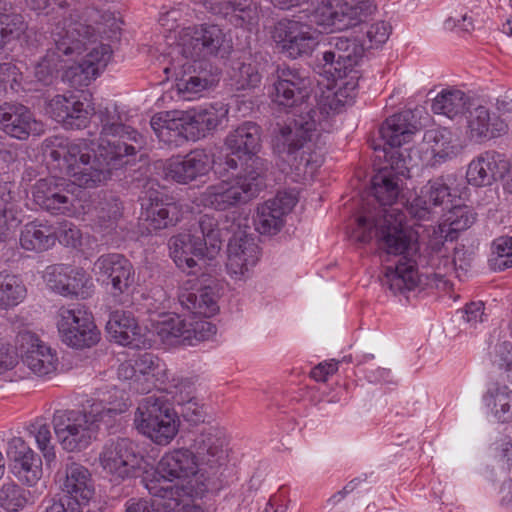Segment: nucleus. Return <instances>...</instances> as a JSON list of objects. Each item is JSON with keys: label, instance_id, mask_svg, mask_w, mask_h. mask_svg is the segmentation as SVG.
<instances>
[{"label": "nucleus", "instance_id": "f257e3e1", "mask_svg": "<svg viewBox=\"0 0 512 512\" xmlns=\"http://www.w3.org/2000/svg\"><path fill=\"white\" fill-rule=\"evenodd\" d=\"M273 77V102L286 108H299L288 124L278 128L273 149L285 158L297 177H312L321 165V156L314 150L313 142L318 111L305 103L311 92V79L305 70L285 64L277 66Z\"/></svg>", "mask_w": 512, "mask_h": 512}, {"label": "nucleus", "instance_id": "bf43d9fd", "mask_svg": "<svg viewBox=\"0 0 512 512\" xmlns=\"http://www.w3.org/2000/svg\"><path fill=\"white\" fill-rule=\"evenodd\" d=\"M6 454L11 461V471L31 461L32 457H40L21 437L8 441Z\"/></svg>", "mask_w": 512, "mask_h": 512}, {"label": "nucleus", "instance_id": "603ef678", "mask_svg": "<svg viewBox=\"0 0 512 512\" xmlns=\"http://www.w3.org/2000/svg\"><path fill=\"white\" fill-rule=\"evenodd\" d=\"M30 492L10 481L0 487V507L9 512L23 509L29 501Z\"/></svg>", "mask_w": 512, "mask_h": 512}, {"label": "nucleus", "instance_id": "c9c22d12", "mask_svg": "<svg viewBox=\"0 0 512 512\" xmlns=\"http://www.w3.org/2000/svg\"><path fill=\"white\" fill-rule=\"evenodd\" d=\"M381 282L394 294L415 289L420 282L415 261L405 256L401 257L395 267L385 268Z\"/></svg>", "mask_w": 512, "mask_h": 512}, {"label": "nucleus", "instance_id": "423d86ee", "mask_svg": "<svg viewBox=\"0 0 512 512\" xmlns=\"http://www.w3.org/2000/svg\"><path fill=\"white\" fill-rule=\"evenodd\" d=\"M180 53L185 58L181 71L197 78L207 79L216 85L220 80V70L209 61L210 56L224 57L230 46L225 35L216 25L188 27L181 35Z\"/></svg>", "mask_w": 512, "mask_h": 512}, {"label": "nucleus", "instance_id": "7ed1b4c3", "mask_svg": "<svg viewBox=\"0 0 512 512\" xmlns=\"http://www.w3.org/2000/svg\"><path fill=\"white\" fill-rule=\"evenodd\" d=\"M129 406L125 393L114 388L101 398L86 400L77 408L57 409L51 420L55 437L63 450L83 451L97 440L102 424L111 426Z\"/></svg>", "mask_w": 512, "mask_h": 512}, {"label": "nucleus", "instance_id": "37998d69", "mask_svg": "<svg viewBox=\"0 0 512 512\" xmlns=\"http://www.w3.org/2000/svg\"><path fill=\"white\" fill-rule=\"evenodd\" d=\"M423 142L431 149L434 158L445 161L457 154L456 139L447 128L427 130Z\"/></svg>", "mask_w": 512, "mask_h": 512}, {"label": "nucleus", "instance_id": "20e7f679", "mask_svg": "<svg viewBox=\"0 0 512 512\" xmlns=\"http://www.w3.org/2000/svg\"><path fill=\"white\" fill-rule=\"evenodd\" d=\"M420 128L421 123L411 110L392 115L380 126L378 133L382 144L374 145L373 149H382L391 163L390 168H381L371 179V194L381 206H392L397 201L401 177L409 172L402 154L394 149L409 142Z\"/></svg>", "mask_w": 512, "mask_h": 512}, {"label": "nucleus", "instance_id": "4c0bfd02", "mask_svg": "<svg viewBox=\"0 0 512 512\" xmlns=\"http://www.w3.org/2000/svg\"><path fill=\"white\" fill-rule=\"evenodd\" d=\"M178 300L194 316L210 318L219 310L216 294L209 286L197 290H183L179 293Z\"/></svg>", "mask_w": 512, "mask_h": 512}, {"label": "nucleus", "instance_id": "412c9836", "mask_svg": "<svg viewBox=\"0 0 512 512\" xmlns=\"http://www.w3.org/2000/svg\"><path fill=\"white\" fill-rule=\"evenodd\" d=\"M17 343L22 363L33 374L43 377L57 370L56 350L40 340L37 335L29 331L19 333Z\"/></svg>", "mask_w": 512, "mask_h": 512}, {"label": "nucleus", "instance_id": "864d4df0", "mask_svg": "<svg viewBox=\"0 0 512 512\" xmlns=\"http://www.w3.org/2000/svg\"><path fill=\"white\" fill-rule=\"evenodd\" d=\"M28 431L34 436L46 464L49 465L56 457L54 446L51 444L52 433L49 424L44 419L39 418L29 425Z\"/></svg>", "mask_w": 512, "mask_h": 512}, {"label": "nucleus", "instance_id": "69168bd1", "mask_svg": "<svg viewBox=\"0 0 512 512\" xmlns=\"http://www.w3.org/2000/svg\"><path fill=\"white\" fill-rule=\"evenodd\" d=\"M139 380L150 383L154 377V371L159 366V358L152 353H144L133 360Z\"/></svg>", "mask_w": 512, "mask_h": 512}, {"label": "nucleus", "instance_id": "052dcab7", "mask_svg": "<svg viewBox=\"0 0 512 512\" xmlns=\"http://www.w3.org/2000/svg\"><path fill=\"white\" fill-rule=\"evenodd\" d=\"M31 461L22 464L11 471L17 480L28 487H35L43 475V463L41 457H32Z\"/></svg>", "mask_w": 512, "mask_h": 512}, {"label": "nucleus", "instance_id": "09e8293b", "mask_svg": "<svg viewBox=\"0 0 512 512\" xmlns=\"http://www.w3.org/2000/svg\"><path fill=\"white\" fill-rule=\"evenodd\" d=\"M25 294L26 288L18 276L7 271L0 272V309L18 305Z\"/></svg>", "mask_w": 512, "mask_h": 512}, {"label": "nucleus", "instance_id": "2eb2a0df", "mask_svg": "<svg viewBox=\"0 0 512 512\" xmlns=\"http://www.w3.org/2000/svg\"><path fill=\"white\" fill-rule=\"evenodd\" d=\"M78 192L75 183L62 177L39 179L32 188L34 202L52 215H71L76 209Z\"/></svg>", "mask_w": 512, "mask_h": 512}, {"label": "nucleus", "instance_id": "5fc2aeb1", "mask_svg": "<svg viewBox=\"0 0 512 512\" xmlns=\"http://www.w3.org/2000/svg\"><path fill=\"white\" fill-rule=\"evenodd\" d=\"M489 266L494 271H503L512 268V237L502 236L492 243V252Z\"/></svg>", "mask_w": 512, "mask_h": 512}, {"label": "nucleus", "instance_id": "49530a36", "mask_svg": "<svg viewBox=\"0 0 512 512\" xmlns=\"http://www.w3.org/2000/svg\"><path fill=\"white\" fill-rule=\"evenodd\" d=\"M494 417L501 423L512 421V390L507 386H494L483 397Z\"/></svg>", "mask_w": 512, "mask_h": 512}, {"label": "nucleus", "instance_id": "ea45409f", "mask_svg": "<svg viewBox=\"0 0 512 512\" xmlns=\"http://www.w3.org/2000/svg\"><path fill=\"white\" fill-rule=\"evenodd\" d=\"M476 217L473 208L467 205L452 207L444 222L438 226L439 238L450 242L457 240L461 231L467 230L475 223Z\"/></svg>", "mask_w": 512, "mask_h": 512}, {"label": "nucleus", "instance_id": "dca6fc26", "mask_svg": "<svg viewBox=\"0 0 512 512\" xmlns=\"http://www.w3.org/2000/svg\"><path fill=\"white\" fill-rule=\"evenodd\" d=\"M225 432L222 428L210 426L195 438L193 447L199 463V471L207 475V479L216 478L224 481L227 464Z\"/></svg>", "mask_w": 512, "mask_h": 512}, {"label": "nucleus", "instance_id": "e433bc0d", "mask_svg": "<svg viewBox=\"0 0 512 512\" xmlns=\"http://www.w3.org/2000/svg\"><path fill=\"white\" fill-rule=\"evenodd\" d=\"M20 245L23 249L43 252L56 242V229L47 222L35 220L23 226L20 233Z\"/></svg>", "mask_w": 512, "mask_h": 512}, {"label": "nucleus", "instance_id": "cd10ccee", "mask_svg": "<svg viewBox=\"0 0 512 512\" xmlns=\"http://www.w3.org/2000/svg\"><path fill=\"white\" fill-rule=\"evenodd\" d=\"M508 168L509 161L504 154L486 151L471 161L466 178L473 186H489L499 178H503Z\"/></svg>", "mask_w": 512, "mask_h": 512}, {"label": "nucleus", "instance_id": "f03ea898", "mask_svg": "<svg viewBox=\"0 0 512 512\" xmlns=\"http://www.w3.org/2000/svg\"><path fill=\"white\" fill-rule=\"evenodd\" d=\"M51 143L46 156L72 178L78 189L94 188L111 179L116 171L129 164L135 149L108 142L98 144L91 153L85 140L65 141L56 137Z\"/></svg>", "mask_w": 512, "mask_h": 512}, {"label": "nucleus", "instance_id": "9d476101", "mask_svg": "<svg viewBox=\"0 0 512 512\" xmlns=\"http://www.w3.org/2000/svg\"><path fill=\"white\" fill-rule=\"evenodd\" d=\"M404 216L385 208L380 209L376 215L361 216L357 219L360 234L357 241L369 243L373 232L377 238L378 246L387 254L402 255L409 247L410 238L403 229Z\"/></svg>", "mask_w": 512, "mask_h": 512}, {"label": "nucleus", "instance_id": "4be33fe9", "mask_svg": "<svg viewBox=\"0 0 512 512\" xmlns=\"http://www.w3.org/2000/svg\"><path fill=\"white\" fill-rule=\"evenodd\" d=\"M94 270L110 285V293L114 298L129 294L135 282L132 263L119 253L101 255L94 263Z\"/></svg>", "mask_w": 512, "mask_h": 512}, {"label": "nucleus", "instance_id": "79ce46f5", "mask_svg": "<svg viewBox=\"0 0 512 512\" xmlns=\"http://www.w3.org/2000/svg\"><path fill=\"white\" fill-rule=\"evenodd\" d=\"M27 28L23 15L15 12L11 3L0 0V36L4 43L19 39Z\"/></svg>", "mask_w": 512, "mask_h": 512}, {"label": "nucleus", "instance_id": "c756f323", "mask_svg": "<svg viewBox=\"0 0 512 512\" xmlns=\"http://www.w3.org/2000/svg\"><path fill=\"white\" fill-rule=\"evenodd\" d=\"M111 53L109 45L99 44L91 48L81 61L67 67L64 78L74 87L87 86L107 66Z\"/></svg>", "mask_w": 512, "mask_h": 512}, {"label": "nucleus", "instance_id": "0eeeda50", "mask_svg": "<svg viewBox=\"0 0 512 512\" xmlns=\"http://www.w3.org/2000/svg\"><path fill=\"white\" fill-rule=\"evenodd\" d=\"M217 217L201 214L192 224L189 233H180L170 238L169 249L177 267L193 272L198 260L214 259L221 250Z\"/></svg>", "mask_w": 512, "mask_h": 512}, {"label": "nucleus", "instance_id": "b1692460", "mask_svg": "<svg viewBox=\"0 0 512 512\" xmlns=\"http://www.w3.org/2000/svg\"><path fill=\"white\" fill-rule=\"evenodd\" d=\"M0 129L10 137L26 140L31 134H39L42 127L28 107L5 102L0 105Z\"/></svg>", "mask_w": 512, "mask_h": 512}, {"label": "nucleus", "instance_id": "e2e57ef3", "mask_svg": "<svg viewBox=\"0 0 512 512\" xmlns=\"http://www.w3.org/2000/svg\"><path fill=\"white\" fill-rule=\"evenodd\" d=\"M177 403L180 405V413L185 421L192 425L204 422L205 411L203 405L195 397L184 399L180 395Z\"/></svg>", "mask_w": 512, "mask_h": 512}, {"label": "nucleus", "instance_id": "680f3d73", "mask_svg": "<svg viewBox=\"0 0 512 512\" xmlns=\"http://www.w3.org/2000/svg\"><path fill=\"white\" fill-rule=\"evenodd\" d=\"M45 512H101V510L91 509L90 505L82 504L76 498L62 495L57 499H50L45 507Z\"/></svg>", "mask_w": 512, "mask_h": 512}, {"label": "nucleus", "instance_id": "8fccbe9b", "mask_svg": "<svg viewBox=\"0 0 512 512\" xmlns=\"http://www.w3.org/2000/svg\"><path fill=\"white\" fill-rule=\"evenodd\" d=\"M229 76L235 90L255 88L262 79L256 64L241 61L233 62Z\"/></svg>", "mask_w": 512, "mask_h": 512}, {"label": "nucleus", "instance_id": "393cba45", "mask_svg": "<svg viewBox=\"0 0 512 512\" xmlns=\"http://www.w3.org/2000/svg\"><path fill=\"white\" fill-rule=\"evenodd\" d=\"M43 277L47 286L60 295L85 297L89 278L81 268L64 264L51 265L46 268Z\"/></svg>", "mask_w": 512, "mask_h": 512}, {"label": "nucleus", "instance_id": "a18cd8bd", "mask_svg": "<svg viewBox=\"0 0 512 512\" xmlns=\"http://www.w3.org/2000/svg\"><path fill=\"white\" fill-rule=\"evenodd\" d=\"M188 127V138L196 141L206 136V134L220 124L221 119L214 109H202L199 111L184 113Z\"/></svg>", "mask_w": 512, "mask_h": 512}, {"label": "nucleus", "instance_id": "13d9d810", "mask_svg": "<svg viewBox=\"0 0 512 512\" xmlns=\"http://www.w3.org/2000/svg\"><path fill=\"white\" fill-rule=\"evenodd\" d=\"M187 320L178 315H166L155 325L157 335L162 341H171L174 338L181 339L184 344V334H186Z\"/></svg>", "mask_w": 512, "mask_h": 512}, {"label": "nucleus", "instance_id": "1a4fd4ad", "mask_svg": "<svg viewBox=\"0 0 512 512\" xmlns=\"http://www.w3.org/2000/svg\"><path fill=\"white\" fill-rule=\"evenodd\" d=\"M261 127L252 121H246L230 131L225 138V147L229 153L224 159L226 170H236L247 173L252 180L263 178L268 170V162L258 155L261 149Z\"/></svg>", "mask_w": 512, "mask_h": 512}, {"label": "nucleus", "instance_id": "7c9ffc66", "mask_svg": "<svg viewBox=\"0 0 512 512\" xmlns=\"http://www.w3.org/2000/svg\"><path fill=\"white\" fill-rule=\"evenodd\" d=\"M451 196L450 188L443 177L428 181L421 189V195L416 197L406 207L408 214L416 220H430L433 209L442 206Z\"/></svg>", "mask_w": 512, "mask_h": 512}, {"label": "nucleus", "instance_id": "a19ab883", "mask_svg": "<svg viewBox=\"0 0 512 512\" xmlns=\"http://www.w3.org/2000/svg\"><path fill=\"white\" fill-rule=\"evenodd\" d=\"M214 10L235 27L251 24L258 18V8L252 0H218Z\"/></svg>", "mask_w": 512, "mask_h": 512}, {"label": "nucleus", "instance_id": "c03bdc74", "mask_svg": "<svg viewBox=\"0 0 512 512\" xmlns=\"http://www.w3.org/2000/svg\"><path fill=\"white\" fill-rule=\"evenodd\" d=\"M13 184L0 181V242H4L8 237L10 226L13 223H20V211L14 200L12 192Z\"/></svg>", "mask_w": 512, "mask_h": 512}, {"label": "nucleus", "instance_id": "338daca9", "mask_svg": "<svg viewBox=\"0 0 512 512\" xmlns=\"http://www.w3.org/2000/svg\"><path fill=\"white\" fill-rule=\"evenodd\" d=\"M334 79L340 81L338 90L335 93V97H337L338 101H341V98L351 100L356 96L359 80L358 71L348 72V76Z\"/></svg>", "mask_w": 512, "mask_h": 512}, {"label": "nucleus", "instance_id": "2f4dec72", "mask_svg": "<svg viewBox=\"0 0 512 512\" xmlns=\"http://www.w3.org/2000/svg\"><path fill=\"white\" fill-rule=\"evenodd\" d=\"M468 135L471 140L481 142L500 136L506 132L507 125L497 116L491 117L486 106L477 104L474 100L466 110Z\"/></svg>", "mask_w": 512, "mask_h": 512}, {"label": "nucleus", "instance_id": "3c124183", "mask_svg": "<svg viewBox=\"0 0 512 512\" xmlns=\"http://www.w3.org/2000/svg\"><path fill=\"white\" fill-rule=\"evenodd\" d=\"M189 132L184 113L172 112L164 130L160 131V141L168 145L181 146L188 138Z\"/></svg>", "mask_w": 512, "mask_h": 512}, {"label": "nucleus", "instance_id": "4d7b16f0", "mask_svg": "<svg viewBox=\"0 0 512 512\" xmlns=\"http://www.w3.org/2000/svg\"><path fill=\"white\" fill-rule=\"evenodd\" d=\"M216 333V326L206 318L194 316L187 320L186 334H184L185 345H196L201 341L209 339Z\"/></svg>", "mask_w": 512, "mask_h": 512}, {"label": "nucleus", "instance_id": "6ab92c4d", "mask_svg": "<svg viewBox=\"0 0 512 512\" xmlns=\"http://www.w3.org/2000/svg\"><path fill=\"white\" fill-rule=\"evenodd\" d=\"M94 124L99 132V144L115 142V144L132 146L133 156L140 151L144 144V137L134 128L126 125L116 106L99 108L93 114Z\"/></svg>", "mask_w": 512, "mask_h": 512}, {"label": "nucleus", "instance_id": "58836bf2", "mask_svg": "<svg viewBox=\"0 0 512 512\" xmlns=\"http://www.w3.org/2000/svg\"><path fill=\"white\" fill-rule=\"evenodd\" d=\"M470 96L456 88H446L433 99L431 108L435 114L444 115L450 119L466 114L471 105Z\"/></svg>", "mask_w": 512, "mask_h": 512}, {"label": "nucleus", "instance_id": "aec40b11", "mask_svg": "<svg viewBox=\"0 0 512 512\" xmlns=\"http://www.w3.org/2000/svg\"><path fill=\"white\" fill-rule=\"evenodd\" d=\"M377 6L373 0H331L321 9L323 25L344 29L365 23L375 12Z\"/></svg>", "mask_w": 512, "mask_h": 512}, {"label": "nucleus", "instance_id": "de8ad7c7", "mask_svg": "<svg viewBox=\"0 0 512 512\" xmlns=\"http://www.w3.org/2000/svg\"><path fill=\"white\" fill-rule=\"evenodd\" d=\"M122 203L118 198L109 197L99 202L96 207L95 229L103 234H109L117 227L122 215Z\"/></svg>", "mask_w": 512, "mask_h": 512}, {"label": "nucleus", "instance_id": "6e6552de", "mask_svg": "<svg viewBox=\"0 0 512 512\" xmlns=\"http://www.w3.org/2000/svg\"><path fill=\"white\" fill-rule=\"evenodd\" d=\"M217 230L221 244L228 240V272L236 277L245 276L260 258V249L256 238L249 232L248 219L236 211L217 217Z\"/></svg>", "mask_w": 512, "mask_h": 512}, {"label": "nucleus", "instance_id": "6e6d98bb", "mask_svg": "<svg viewBox=\"0 0 512 512\" xmlns=\"http://www.w3.org/2000/svg\"><path fill=\"white\" fill-rule=\"evenodd\" d=\"M215 86L207 82V79L197 78L183 71L176 75L175 88L178 94L185 100H191L200 92Z\"/></svg>", "mask_w": 512, "mask_h": 512}, {"label": "nucleus", "instance_id": "ddd939ff", "mask_svg": "<svg viewBox=\"0 0 512 512\" xmlns=\"http://www.w3.org/2000/svg\"><path fill=\"white\" fill-rule=\"evenodd\" d=\"M263 185V178L252 180L241 171L233 183L222 181L208 186L201 194V201L206 207L224 211L247 203L258 195Z\"/></svg>", "mask_w": 512, "mask_h": 512}, {"label": "nucleus", "instance_id": "f8f14e48", "mask_svg": "<svg viewBox=\"0 0 512 512\" xmlns=\"http://www.w3.org/2000/svg\"><path fill=\"white\" fill-rule=\"evenodd\" d=\"M320 32L303 17L282 18L271 29L280 53L290 59L310 56L319 44Z\"/></svg>", "mask_w": 512, "mask_h": 512}, {"label": "nucleus", "instance_id": "473e14b6", "mask_svg": "<svg viewBox=\"0 0 512 512\" xmlns=\"http://www.w3.org/2000/svg\"><path fill=\"white\" fill-rule=\"evenodd\" d=\"M199 468L195 454L189 449L182 448L166 453L158 462L156 473L166 483L194 476Z\"/></svg>", "mask_w": 512, "mask_h": 512}, {"label": "nucleus", "instance_id": "bb28decb", "mask_svg": "<svg viewBox=\"0 0 512 512\" xmlns=\"http://www.w3.org/2000/svg\"><path fill=\"white\" fill-rule=\"evenodd\" d=\"M142 219L149 233L174 226L179 221L178 205L158 192L142 199Z\"/></svg>", "mask_w": 512, "mask_h": 512}, {"label": "nucleus", "instance_id": "9b49d317", "mask_svg": "<svg viewBox=\"0 0 512 512\" xmlns=\"http://www.w3.org/2000/svg\"><path fill=\"white\" fill-rule=\"evenodd\" d=\"M138 430L159 445H167L176 436L179 418L163 396L149 395L143 398L135 413Z\"/></svg>", "mask_w": 512, "mask_h": 512}, {"label": "nucleus", "instance_id": "f3484780", "mask_svg": "<svg viewBox=\"0 0 512 512\" xmlns=\"http://www.w3.org/2000/svg\"><path fill=\"white\" fill-rule=\"evenodd\" d=\"M99 462L104 471L119 481L135 477L142 470L144 457L137 444L128 438H119L103 446Z\"/></svg>", "mask_w": 512, "mask_h": 512}, {"label": "nucleus", "instance_id": "39448f33", "mask_svg": "<svg viewBox=\"0 0 512 512\" xmlns=\"http://www.w3.org/2000/svg\"><path fill=\"white\" fill-rule=\"evenodd\" d=\"M51 39L50 47L34 71L35 78L44 86L51 85L57 72L67 69L66 64L88 50V45L94 44L97 36L92 26L64 19L52 29Z\"/></svg>", "mask_w": 512, "mask_h": 512}, {"label": "nucleus", "instance_id": "f704fd0d", "mask_svg": "<svg viewBox=\"0 0 512 512\" xmlns=\"http://www.w3.org/2000/svg\"><path fill=\"white\" fill-rule=\"evenodd\" d=\"M60 488L63 495L71 496L81 501L82 504H90L94 495V485L89 470L76 462L65 465L64 476L61 479Z\"/></svg>", "mask_w": 512, "mask_h": 512}, {"label": "nucleus", "instance_id": "72a5a7b5", "mask_svg": "<svg viewBox=\"0 0 512 512\" xmlns=\"http://www.w3.org/2000/svg\"><path fill=\"white\" fill-rule=\"evenodd\" d=\"M106 331L116 343L123 346L138 348L146 342L138 321L130 311L111 312L106 323Z\"/></svg>", "mask_w": 512, "mask_h": 512}, {"label": "nucleus", "instance_id": "774afa93", "mask_svg": "<svg viewBox=\"0 0 512 512\" xmlns=\"http://www.w3.org/2000/svg\"><path fill=\"white\" fill-rule=\"evenodd\" d=\"M166 504L157 501H150L147 499H135L132 498L126 502L124 512H161L160 506Z\"/></svg>", "mask_w": 512, "mask_h": 512}, {"label": "nucleus", "instance_id": "a878e982", "mask_svg": "<svg viewBox=\"0 0 512 512\" xmlns=\"http://www.w3.org/2000/svg\"><path fill=\"white\" fill-rule=\"evenodd\" d=\"M51 117L67 129H82L90 121L92 108L77 96L56 95L48 103Z\"/></svg>", "mask_w": 512, "mask_h": 512}, {"label": "nucleus", "instance_id": "a211bd4d", "mask_svg": "<svg viewBox=\"0 0 512 512\" xmlns=\"http://www.w3.org/2000/svg\"><path fill=\"white\" fill-rule=\"evenodd\" d=\"M365 50V40L334 36L329 38L327 49L322 52L321 61L325 71L333 78H343L348 76V72L356 71L355 67L363 59Z\"/></svg>", "mask_w": 512, "mask_h": 512}, {"label": "nucleus", "instance_id": "c85d7f7f", "mask_svg": "<svg viewBox=\"0 0 512 512\" xmlns=\"http://www.w3.org/2000/svg\"><path fill=\"white\" fill-rule=\"evenodd\" d=\"M210 170V158L204 150H193L184 157L169 159L164 165V173L180 184H187L206 175Z\"/></svg>", "mask_w": 512, "mask_h": 512}, {"label": "nucleus", "instance_id": "4468645a", "mask_svg": "<svg viewBox=\"0 0 512 512\" xmlns=\"http://www.w3.org/2000/svg\"><path fill=\"white\" fill-rule=\"evenodd\" d=\"M61 340L76 349L89 348L99 340L93 316L81 305L61 307L57 314Z\"/></svg>", "mask_w": 512, "mask_h": 512}, {"label": "nucleus", "instance_id": "5701e85b", "mask_svg": "<svg viewBox=\"0 0 512 512\" xmlns=\"http://www.w3.org/2000/svg\"><path fill=\"white\" fill-rule=\"evenodd\" d=\"M297 201L293 191L278 192L274 198L257 207L253 218L255 229L260 234L278 233L284 225V216L293 209Z\"/></svg>", "mask_w": 512, "mask_h": 512}, {"label": "nucleus", "instance_id": "0e129e2a", "mask_svg": "<svg viewBox=\"0 0 512 512\" xmlns=\"http://www.w3.org/2000/svg\"><path fill=\"white\" fill-rule=\"evenodd\" d=\"M391 33V26L385 21L371 24L365 32L366 50L378 47L385 43Z\"/></svg>", "mask_w": 512, "mask_h": 512}]
</instances>
